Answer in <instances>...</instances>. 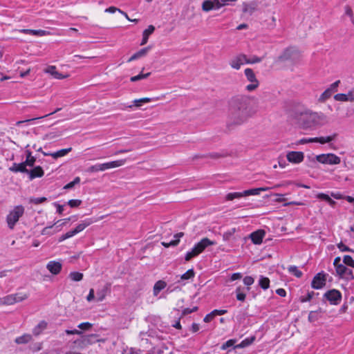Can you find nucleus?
Here are the masks:
<instances>
[{
	"mask_svg": "<svg viewBox=\"0 0 354 354\" xmlns=\"http://www.w3.org/2000/svg\"><path fill=\"white\" fill-rule=\"evenodd\" d=\"M250 100L245 95L233 97L230 104V118L232 124L240 125L251 115Z\"/></svg>",
	"mask_w": 354,
	"mask_h": 354,
	"instance_id": "obj_1",
	"label": "nucleus"
},
{
	"mask_svg": "<svg viewBox=\"0 0 354 354\" xmlns=\"http://www.w3.org/2000/svg\"><path fill=\"white\" fill-rule=\"evenodd\" d=\"M300 121L304 129H308L326 124L327 117L322 113L306 111L301 113Z\"/></svg>",
	"mask_w": 354,
	"mask_h": 354,
	"instance_id": "obj_2",
	"label": "nucleus"
},
{
	"mask_svg": "<svg viewBox=\"0 0 354 354\" xmlns=\"http://www.w3.org/2000/svg\"><path fill=\"white\" fill-rule=\"evenodd\" d=\"M25 208L22 205H17L10 211L6 216L8 227L13 230L19 218L24 214Z\"/></svg>",
	"mask_w": 354,
	"mask_h": 354,
	"instance_id": "obj_3",
	"label": "nucleus"
},
{
	"mask_svg": "<svg viewBox=\"0 0 354 354\" xmlns=\"http://www.w3.org/2000/svg\"><path fill=\"white\" fill-rule=\"evenodd\" d=\"M340 257H336L333 262L337 275L347 281L352 280L354 278L352 270L340 263Z\"/></svg>",
	"mask_w": 354,
	"mask_h": 354,
	"instance_id": "obj_4",
	"label": "nucleus"
},
{
	"mask_svg": "<svg viewBox=\"0 0 354 354\" xmlns=\"http://www.w3.org/2000/svg\"><path fill=\"white\" fill-rule=\"evenodd\" d=\"M301 58L299 50L295 47L286 48L283 53L279 57L280 61L290 60L293 64H297Z\"/></svg>",
	"mask_w": 354,
	"mask_h": 354,
	"instance_id": "obj_5",
	"label": "nucleus"
},
{
	"mask_svg": "<svg viewBox=\"0 0 354 354\" xmlns=\"http://www.w3.org/2000/svg\"><path fill=\"white\" fill-rule=\"evenodd\" d=\"M36 162V158L33 157L31 158L26 159L24 162L21 163H13L12 165L9 168L10 171L14 173H24L28 171L27 167H32Z\"/></svg>",
	"mask_w": 354,
	"mask_h": 354,
	"instance_id": "obj_6",
	"label": "nucleus"
},
{
	"mask_svg": "<svg viewBox=\"0 0 354 354\" xmlns=\"http://www.w3.org/2000/svg\"><path fill=\"white\" fill-rule=\"evenodd\" d=\"M28 298L26 293L17 292L15 294L8 295L0 298V304L12 305L15 303L22 301Z\"/></svg>",
	"mask_w": 354,
	"mask_h": 354,
	"instance_id": "obj_7",
	"label": "nucleus"
},
{
	"mask_svg": "<svg viewBox=\"0 0 354 354\" xmlns=\"http://www.w3.org/2000/svg\"><path fill=\"white\" fill-rule=\"evenodd\" d=\"M245 75L248 80L250 82V84L246 86L245 89L249 92H252L257 89L259 85V82L256 77V75L254 73L253 70L248 68L244 71Z\"/></svg>",
	"mask_w": 354,
	"mask_h": 354,
	"instance_id": "obj_8",
	"label": "nucleus"
},
{
	"mask_svg": "<svg viewBox=\"0 0 354 354\" xmlns=\"http://www.w3.org/2000/svg\"><path fill=\"white\" fill-rule=\"evenodd\" d=\"M316 160L322 164L327 165H338L341 162L340 158L334 153L317 155L316 156Z\"/></svg>",
	"mask_w": 354,
	"mask_h": 354,
	"instance_id": "obj_9",
	"label": "nucleus"
},
{
	"mask_svg": "<svg viewBox=\"0 0 354 354\" xmlns=\"http://www.w3.org/2000/svg\"><path fill=\"white\" fill-rule=\"evenodd\" d=\"M324 296L332 305H337L342 300L341 292L335 289L327 291Z\"/></svg>",
	"mask_w": 354,
	"mask_h": 354,
	"instance_id": "obj_10",
	"label": "nucleus"
},
{
	"mask_svg": "<svg viewBox=\"0 0 354 354\" xmlns=\"http://www.w3.org/2000/svg\"><path fill=\"white\" fill-rule=\"evenodd\" d=\"M97 335L96 334H91L88 335H84L82 337L81 339H77L75 341V344H78V345L81 346H86L89 344H95V342H98L100 340L97 338Z\"/></svg>",
	"mask_w": 354,
	"mask_h": 354,
	"instance_id": "obj_11",
	"label": "nucleus"
},
{
	"mask_svg": "<svg viewBox=\"0 0 354 354\" xmlns=\"http://www.w3.org/2000/svg\"><path fill=\"white\" fill-rule=\"evenodd\" d=\"M326 275L324 273L319 272L317 274L312 281V287L314 289H320L323 288L326 284Z\"/></svg>",
	"mask_w": 354,
	"mask_h": 354,
	"instance_id": "obj_12",
	"label": "nucleus"
},
{
	"mask_svg": "<svg viewBox=\"0 0 354 354\" xmlns=\"http://www.w3.org/2000/svg\"><path fill=\"white\" fill-rule=\"evenodd\" d=\"M245 64H246V55L244 54H239L236 55L230 62V66L236 70H239L241 66Z\"/></svg>",
	"mask_w": 354,
	"mask_h": 354,
	"instance_id": "obj_13",
	"label": "nucleus"
},
{
	"mask_svg": "<svg viewBox=\"0 0 354 354\" xmlns=\"http://www.w3.org/2000/svg\"><path fill=\"white\" fill-rule=\"evenodd\" d=\"M266 236V231L264 230H258L250 234V238L252 242L255 245H259L262 243L263 239Z\"/></svg>",
	"mask_w": 354,
	"mask_h": 354,
	"instance_id": "obj_14",
	"label": "nucleus"
},
{
	"mask_svg": "<svg viewBox=\"0 0 354 354\" xmlns=\"http://www.w3.org/2000/svg\"><path fill=\"white\" fill-rule=\"evenodd\" d=\"M287 160L292 163H299L303 161L304 156L301 151H290L286 155Z\"/></svg>",
	"mask_w": 354,
	"mask_h": 354,
	"instance_id": "obj_15",
	"label": "nucleus"
},
{
	"mask_svg": "<svg viewBox=\"0 0 354 354\" xmlns=\"http://www.w3.org/2000/svg\"><path fill=\"white\" fill-rule=\"evenodd\" d=\"M220 3V0H205L202 3V9L205 12H209L212 10H218L221 7H218Z\"/></svg>",
	"mask_w": 354,
	"mask_h": 354,
	"instance_id": "obj_16",
	"label": "nucleus"
},
{
	"mask_svg": "<svg viewBox=\"0 0 354 354\" xmlns=\"http://www.w3.org/2000/svg\"><path fill=\"white\" fill-rule=\"evenodd\" d=\"M216 243L209 240L208 238H203L201 241L194 245L195 250L196 249L199 254L202 253L205 249L209 246L215 245Z\"/></svg>",
	"mask_w": 354,
	"mask_h": 354,
	"instance_id": "obj_17",
	"label": "nucleus"
},
{
	"mask_svg": "<svg viewBox=\"0 0 354 354\" xmlns=\"http://www.w3.org/2000/svg\"><path fill=\"white\" fill-rule=\"evenodd\" d=\"M24 173L29 175L30 180H33L36 178H41L44 175V171L40 166L35 167L30 170L28 169V171Z\"/></svg>",
	"mask_w": 354,
	"mask_h": 354,
	"instance_id": "obj_18",
	"label": "nucleus"
},
{
	"mask_svg": "<svg viewBox=\"0 0 354 354\" xmlns=\"http://www.w3.org/2000/svg\"><path fill=\"white\" fill-rule=\"evenodd\" d=\"M62 263L58 261H49L46 266V268L53 274H59L62 270Z\"/></svg>",
	"mask_w": 354,
	"mask_h": 354,
	"instance_id": "obj_19",
	"label": "nucleus"
},
{
	"mask_svg": "<svg viewBox=\"0 0 354 354\" xmlns=\"http://www.w3.org/2000/svg\"><path fill=\"white\" fill-rule=\"evenodd\" d=\"M71 150H72V148L70 147V148H68V149H63L59 150V151H57L56 152H53V153L43 152V154L45 156H51L54 159H57L58 158L63 157V156H66Z\"/></svg>",
	"mask_w": 354,
	"mask_h": 354,
	"instance_id": "obj_20",
	"label": "nucleus"
},
{
	"mask_svg": "<svg viewBox=\"0 0 354 354\" xmlns=\"http://www.w3.org/2000/svg\"><path fill=\"white\" fill-rule=\"evenodd\" d=\"M183 235H184V234L183 232L177 233L174 236V240L169 241V242L162 241V242H161V244L165 248H169L171 246H176L179 243L180 239L181 237H183Z\"/></svg>",
	"mask_w": 354,
	"mask_h": 354,
	"instance_id": "obj_21",
	"label": "nucleus"
},
{
	"mask_svg": "<svg viewBox=\"0 0 354 354\" xmlns=\"http://www.w3.org/2000/svg\"><path fill=\"white\" fill-rule=\"evenodd\" d=\"M45 72L47 73H50L55 78H56L57 80H62V79H64V78H66L67 77V75H63L62 74L59 73L57 71L56 67L55 66H48L46 68Z\"/></svg>",
	"mask_w": 354,
	"mask_h": 354,
	"instance_id": "obj_22",
	"label": "nucleus"
},
{
	"mask_svg": "<svg viewBox=\"0 0 354 354\" xmlns=\"http://www.w3.org/2000/svg\"><path fill=\"white\" fill-rule=\"evenodd\" d=\"M151 49V46H147L146 48L140 49L139 51L134 53L128 60L129 62L136 60L141 57H145L149 50Z\"/></svg>",
	"mask_w": 354,
	"mask_h": 354,
	"instance_id": "obj_23",
	"label": "nucleus"
},
{
	"mask_svg": "<svg viewBox=\"0 0 354 354\" xmlns=\"http://www.w3.org/2000/svg\"><path fill=\"white\" fill-rule=\"evenodd\" d=\"M19 32L24 34H29L37 37H42L49 34L48 32L44 30L21 29L19 30Z\"/></svg>",
	"mask_w": 354,
	"mask_h": 354,
	"instance_id": "obj_24",
	"label": "nucleus"
},
{
	"mask_svg": "<svg viewBox=\"0 0 354 354\" xmlns=\"http://www.w3.org/2000/svg\"><path fill=\"white\" fill-rule=\"evenodd\" d=\"M155 30V27L152 25L148 26L147 29L143 31L142 39L140 43L141 46L146 44L148 41V39L150 35H151Z\"/></svg>",
	"mask_w": 354,
	"mask_h": 354,
	"instance_id": "obj_25",
	"label": "nucleus"
},
{
	"mask_svg": "<svg viewBox=\"0 0 354 354\" xmlns=\"http://www.w3.org/2000/svg\"><path fill=\"white\" fill-rule=\"evenodd\" d=\"M257 6L254 2H250L248 3H244L243 12L252 15L257 10Z\"/></svg>",
	"mask_w": 354,
	"mask_h": 354,
	"instance_id": "obj_26",
	"label": "nucleus"
},
{
	"mask_svg": "<svg viewBox=\"0 0 354 354\" xmlns=\"http://www.w3.org/2000/svg\"><path fill=\"white\" fill-rule=\"evenodd\" d=\"M125 162H126L125 159H121V160L111 161V162H104V165H105L106 170V169L119 167L120 166H122L125 164Z\"/></svg>",
	"mask_w": 354,
	"mask_h": 354,
	"instance_id": "obj_27",
	"label": "nucleus"
},
{
	"mask_svg": "<svg viewBox=\"0 0 354 354\" xmlns=\"http://www.w3.org/2000/svg\"><path fill=\"white\" fill-rule=\"evenodd\" d=\"M268 187H259V188H254L251 189L245 190L243 192L244 197L248 196H255L259 195L261 192L268 190Z\"/></svg>",
	"mask_w": 354,
	"mask_h": 354,
	"instance_id": "obj_28",
	"label": "nucleus"
},
{
	"mask_svg": "<svg viewBox=\"0 0 354 354\" xmlns=\"http://www.w3.org/2000/svg\"><path fill=\"white\" fill-rule=\"evenodd\" d=\"M167 286L165 281L162 280L158 281L153 286V292L154 296H157L159 292Z\"/></svg>",
	"mask_w": 354,
	"mask_h": 354,
	"instance_id": "obj_29",
	"label": "nucleus"
},
{
	"mask_svg": "<svg viewBox=\"0 0 354 354\" xmlns=\"http://www.w3.org/2000/svg\"><path fill=\"white\" fill-rule=\"evenodd\" d=\"M106 170V167L104 163H98L94 165H91L89 167L86 171L88 173H96L98 171H103Z\"/></svg>",
	"mask_w": 354,
	"mask_h": 354,
	"instance_id": "obj_30",
	"label": "nucleus"
},
{
	"mask_svg": "<svg viewBox=\"0 0 354 354\" xmlns=\"http://www.w3.org/2000/svg\"><path fill=\"white\" fill-rule=\"evenodd\" d=\"M93 221L91 219L85 220L82 223H79L74 230L75 232L77 234L83 231L87 226L91 225Z\"/></svg>",
	"mask_w": 354,
	"mask_h": 354,
	"instance_id": "obj_31",
	"label": "nucleus"
},
{
	"mask_svg": "<svg viewBox=\"0 0 354 354\" xmlns=\"http://www.w3.org/2000/svg\"><path fill=\"white\" fill-rule=\"evenodd\" d=\"M47 326V323L44 321L40 322L33 329L32 333L35 335H39L41 332Z\"/></svg>",
	"mask_w": 354,
	"mask_h": 354,
	"instance_id": "obj_32",
	"label": "nucleus"
},
{
	"mask_svg": "<svg viewBox=\"0 0 354 354\" xmlns=\"http://www.w3.org/2000/svg\"><path fill=\"white\" fill-rule=\"evenodd\" d=\"M236 299L241 301H244L246 297V294L243 290V288L238 286L235 290Z\"/></svg>",
	"mask_w": 354,
	"mask_h": 354,
	"instance_id": "obj_33",
	"label": "nucleus"
},
{
	"mask_svg": "<svg viewBox=\"0 0 354 354\" xmlns=\"http://www.w3.org/2000/svg\"><path fill=\"white\" fill-rule=\"evenodd\" d=\"M317 198H319V199H321V200H324V201H326V202H328V203L331 206V207H334L336 204L335 201H333V199H331V198L326 194H324V193H319L317 195Z\"/></svg>",
	"mask_w": 354,
	"mask_h": 354,
	"instance_id": "obj_34",
	"label": "nucleus"
},
{
	"mask_svg": "<svg viewBox=\"0 0 354 354\" xmlns=\"http://www.w3.org/2000/svg\"><path fill=\"white\" fill-rule=\"evenodd\" d=\"M109 288H110V284H106L104 287L103 289H102L100 291H98L97 292V301H102L104 300V299L105 298L106 292L109 290Z\"/></svg>",
	"mask_w": 354,
	"mask_h": 354,
	"instance_id": "obj_35",
	"label": "nucleus"
},
{
	"mask_svg": "<svg viewBox=\"0 0 354 354\" xmlns=\"http://www.w3.org/2000/svg\"><path fill=\"white\" fill-rule=\"evenodd\" d=\"M288 272L295 276L297 278H300L302 277L303 273L301 270L298 269V268L295 266H290L288 268Z\"/></svg>",
	"mask_w": 354,
	"mask_h": 354,
	"instance_id": "obj_36",
	"label": "nucleus"
},
{
	"mask_svg": "<svg viewBox=\"0 0 354 354\" xmlns=\"http://www.w3.org/2000/svg\"><path fill=\"white\" fill-rule=\"evenodd\" d=\"M259 284L263 290H267L270 287V279L268 277L261 276Z\"/></svg>",
	"mask_w": 354,
	"mask_h": 354,
	"instance_id": "obj_37",
	"label": "nucleus"
},
{
	"mask_svg": "<svg viewBox=\"0 0 354 354\" xmlns=\"http://www.w3.org/2000/svg\"><path fill=\"white\" fill-rule=\"evenodd\" d=\"M331 95L332 93L330 91V90L327 88L321 94V95L318 98V102L323 103L326 102L327 100H328L331 97Z\"/></svg>",
	"mask_w": 354,
	"mask_h": 354,
	"instance_id": "obj_38",
	"label": "nucleus"
},
{
	"mask_svg": "<svg viewBox=\"0 0 354 354\" xmlns=\"http://www.w3.org/2000/svg\"><path fill=\"white\" fill-rule=\"evenodd\" d=\"M198 254H200L199 252L197 251L196 249L195 250L194 247H193L190 251H188L186 253L185 257V261H189L192 258L198 256Z\"/></svg>",
	"mask_w": 354,
	"mask_h": 354,
	"instance_id": "obj_39",
	"label": "nucleus"
},
{
	"mask_svg": "<svg viewBox=\"0 0 354 354\" xmlns=\"http://www.w3.org/2000/svg\"><path fill=\"white\" fill-rule=\"evenodd\" d=\"M242 197H244L243 192H233V193H229L226 195L225 199L227 201H232L235 198H241Z\"/></svg>",
	"mask_w": 354,
	"mask_h": 354,
	"instance_id": "obj_40",
	"label": "nucleus"
},
{
	"mask_svg": "<svg viewBox=\"0 0 354 354\" xmlns=\"http://www.w3.org/2000/svg\"><path fill=\"white\" fill-rule=\"evenodd\" d=\"M153 99L149 97H144L133 100V105L137 107H140L143 103H148L153 101Z\"/></svg>",
	"mask_w": 354,
	"mask_h": 354,
	"instance_id": "obj_41",
	"label": "nucleus"
},
{
	"mask_svg": "<svg viewBox=\"0 0 354 354\" xmlns=\"http://www.w3.org/2000/svg\"><path fill=\"white\" fill-rule=\"evenodd\" d=\"M255 339L254 337L250 338H246L243 339L239 344L236 345L235 348H244L251 344Z\"/></svg>",
	"mask_w": 354,
	"mask_h": 354,
	"instance_id": "obj_42",
	"label": "nucleus"
},
{
	"mask_svg": "<svg viewBox=\"0 0 354 354\" xmlns=\"http://www.w3.org/2000/svg\"><path fill=\"white\" fill-rule=\"evenodd\" d=\"M69 277L72 281H80L83 278V274L79 272H72L69 274Z\"/></svg>",
	"mask_w": 354,
	"mask_h": 354,
	"instance_id": "obj_43",
	"label": "nucleus"
},
{
	"mask_svg": "<svg viewBox=\"0 0 354 354\" xmlns=\"http://www.w3.org/2000/svg\"><path fill=\"white\" fill-rule=\"evenodd\" d=\"M32 339L31 335H24L21 337H19L16 339V342L17 344H25L29 342Z\"/></svg>",
	"mask_w": 354,
	"mask_h": 354,
	"instance_id": "obj_44",
	"label": "nucleus"
},
{
	"mask_svg": "<svg viewBox=\"0 0 354 354\" xmlns=\"http://www.w3.org/2000/svg\"><path fill=\"white\" fill-rule=\"evenodd\" d=\"M336 136H337V134L335 133L333 136H326V137H318V140H319L318 142H319L321 144H325V143L330 142L335 139Z\"/></svg>",
	"mask_w": 354,
	"mask_h": 354,
	"instance_id": "obj_45",
	"label": "nucleus"
},
{
	"mask_svg": "<svg viewBox=\"0 0 354 354\" xmlns=\"http://www.w3.org/2000/svg\"><path fill=\"white\" fill-rule=\"evenodd\" d=\"M194 275H195V273H194V270L189 269L185 273L183 274L180 276V279L184 281L188 280V279L193 278L194 277Z\"/></svg>",
	"mask_w": 354,
	"mask_h": 354,
	"instance_id": "obj_46",
	"label": "nucleus"
},
{
	"mask_svg": "<svg viewBox=\"0 0 354 354\" xmlns=\"http://www.w3.org/2000/svg\"><path fill=\"white\" fill-rule=\"evenodd\" d=\"M320 313V310H316V311H310L308 315V321L310 322H315V321L318 320L319 319V314Z\"/></svg>",
	"mask_w": 354,
	"mask_h": 354,
	"instance_id": "obj_47",
	"label": "nucleus"
},
{
	"mask_svg": "<svg viewBox=\"0 0 354 354\" xmlns=\"http://www.w3.org/2000/svg\"><path fill=\"white\" fill-rule=\"evenodd\" d=\"M343 262L345 265L354 268V259L349 255H345L343 258Z\"/></svg>",
	"mask_w": 354,
	"mask_h": 354,
	"instance_id": "obj_48",
	"label": "nucleus"
},
{
	"mask_svg": "<svg viewBox=\"0 0 354 354\" xmlns=\"http://www.w3.org/2000/svg\"><path fill=\"white\" fill-rule=\"evenodd\" d=\"M262 60H263L262 57H259L255 56V55L251 57L250 58H248L246 57V64H256V63H259Z\"/></svg>",
	"mask_w": 354,
	"mask_h": 354,
	"instance_id": "obj_49",
	"label": "nucleus"
},
{
	"mask_svg": "<svg viewBox=\"0 0 354 354\" xmlns=\"http://www.w3.org/2000/svg\"><path fill=\"white\" fill-rule=\"evenodd\" d=\"M80 182V178L78 177V176L75 177L73 181H71L69 183L66 184L64 187V189H72L75 185L79 184Z\"/></svg>",
	"mask_w": 354,
	"mask_h": 354,
	"instance_id": "obj_50",
	"label": "nucleus"
},
{
	"mask_svg": "<svg viewBox=\"0 0 354 354\" xmlns=\"http://www.w3.org/2000/svg\"><path fill=\"white\" fill-rule=\"evenodd\" d=\"M47 201V198L46 197H39V198H30V203L35 205L41 204Z\"/></svg>",
	"mask_w": 354,
	"mask_h": 354,
	"instance_id": "obj_51",
	"label": "nucleus"
},
{
	"mask_svg": "<svg viewBox=\"0 0 354 354\" xmlns=\"http://www.w3.org/2000/svg\"><path fill=\"white\" fill-rule=\"evenodd\" d=\"M149 75H150V73H147L146 74H139L138 75L131 77L130 80L131 82H137L140 80L145 79V78L148 77Z\"/></svg>",
	"mask_w": 354,
	"mask_h": 354,
	"instance_id": "obj_52",
	"label": "nucleus"
},
{
	"mask_svg": "<svg viewBox=\"0 0 354 354\" xmlns=\"http://www.w3.org/2000/svg\"><path fill=\"white\" fill-rule=\"evenodd\" d=\"M75 234H77V233L75 232V230H70L61 236L59 241H62L65 239H69L75 236Z\"/></svg>",
	"mask_w": 354,
	"mask_h": 354,
	"instance_id": "obj_53",
	"label": "nucleus"
},
{
	"mask_svg": "<svg viewBox=\"0 0 354 354\" xmlns=\"http://www.w3.org/2000/svg\"><path fill=\"white\" fill-rule=\"evenodd\" d=\"M82 201L79 199H71L68 201V205L71 207H79L82 204Z\"/></svg>",
	"mask_w": 354,
	"mask_h": 354,
	"instance_id": "obj_54",
	"label": "nucleus"
},
{
	"mask_svg": "<svg viewBox=\"0 0 354 354\" xmlns=\"http://www.w3.org/2000/svg\"><path fill=\"white\" fill-rule=\"evenodd\" d=\"M254 279L253 277L250 276H247L243 279V283L245 286H248L247 290H250L249 286L254 283Z\"/></svg>",
	"mask_w": 354,
	"mask_h": 354,
	"instance_id": "obj_55",
	"label": "nucleus"
},
{
	"mask_svg": "<svg viewBox=\"0 0 354 354\" xmlns=\"http://www.w3.org/2000/svg\"><path fill=\"white\" fill-rule=\"evenodd\" d=\"M334 99L337 101L348 102V97L346 94L337 93L334 96Z\"/></svg>",
	"mask_w": 354,
	"mask_h": 354,
	"instance_id": "obj_56",
	"label": "nucleus"
},
{
	"mask_svg": "<svg viewBox=\"0 0 354 354\" xmlns=\"http://www.w3.org/2000/svg\"><path fill=\"white\" fill-rule=\"evenodd\" d=\"M314 295V292H308L306 295L300 297V301L302 303L307 302L311 300Z\"/></svg>",
	"mask_w": 354,
	"mask_h": 354,
	"instance_id": "obj_57",
	"label": "nucleus"
},
{
	"mask_svg": "<svg viewBox=\"0 0 354 354\" xmlns=\"http://www.w3.org/2000/svg\"><path fill=\"white\" fill-rule=\"evenodd\" d=\"M77 327L80 329L83 330H88L91 328L92 324H91L89 322H83V323L80 324L77 326Z\"/></svg>",
	"mask_w": 354,
	"mask_h": 354,
	"instance_id": "obj_58",
	"label": "nucleus"
},
{
	"mask_svg": "<svg viewBox=\"0 0 354 354\" xmlns=\"http://www.w3.org/2000/svg\"><path fill=\"white\" fill-rule=\"evenodd\" d=\"M340 83V80H337L336 82H333L332 84H330V87L328 88V90L333 93V92L337 91V87Z\"/></svg>",
	"mask_w": 354,
	"mask_h": 354,
	"instance_id": "obj_59",
	"label": "nucleus"
},
{
	"mask_svg": "<svg viewBox=\"0 0 354 354\" xmlns=\"http://www.w3.org/2000/svg\"><path fill=\"white\" fill-rule=\"evenodd\" d=\"M215 317V315L213 310L207 314L203 319V321L206 323L210 322Z\"/></svg>",
	"mask_w": 354,
	"mask_h": 354,
	"instance_id": "obj_60",
	"label": "nucleus"
},
{
	"mask_svg": "<svg viewBox=\"0 0 354 354\" xmlns=\"http://www.w3.org/2000/svg\"><path fill=\"white\" fill-rule=\"evenodd\" d=\"M344 10H345V15H348L350 17V19L353 17V10L349 6H346L344 7Z\"/></svg>",
	"mask_w": 354,
	"mask_h": 354,
	"instance_id": "obj_61",
	"label": "nucleus"
},
{
	"mask_svg": "<svg viewBox=\"0 0 354 354\" xmlns=\"http://www.w3.org/2000/svg\"><path fill=\"white\" fill-rule=\"evenodd\" d=\"M53 227V225H50L49 227H44L42 231H41V234L42 235H51L53 234V232H50V229Z\"/></svg>",
	"mask_w": 354,
	"mask_h": 354,
	"instance_id": "obj_62",
	"label": "nucleus"
},
{
	"mask_svg": "<svg viewBox=\"0 0 354 354\" xmlns=\"http://www.w3.org/2000/svg\"><path fill=\"white\" fill-rule=\"evenodd\" d=\"M234 343H235V340L230 339V340L227 341L225 344H223L221 348L223 349H226L230 346H232Z\"/></svg>",
	"mask_w": 354,
	"mask_h": 354,
	"instance_id": "obj_63",
	"label": "nucleus"
},
{
	"mask_svg": "<svg viewBox=\"0 0 354 354\" xmlns=\"http://www.w3.org/2000/svg\"><path fill=\"white\" fill-rule=\"evenodd\" d=\"M347 95L348 101L354 102V90L350 91Z\"/></svg>",
	"mask_w": 354,
	"mask_h": 354,
	"instance_id": "obj_64",
	"label": "nucleus"
}]
</instances>
